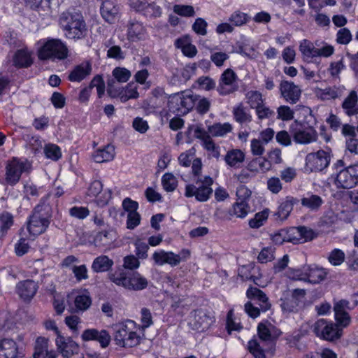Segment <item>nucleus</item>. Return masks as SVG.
<instances>
[{"label":"nucleus","instance_id":"obj_3","mask_svg":"<svg viewBox=\"0 0 358 358\" xmlns=\"http://www.w3.org/2000/svg\"><path fill=\"white\" fill-rule=\"evenodd\" d=\"M49 207L45 203H39L33 210L27 222L29 234L36 236L44 233L50 223Z\"/></svg>","mask_w":358,"mask_h":358},{"label":"nucleus","instance_id":"obj_51","mask_svg":"<svg viewBox=\"0 0 358 358\" xmlns=\"http://www.w3.org/2000/svg\"><path fill=\"white\" fill-rule=\"evenodd\" d=\"M281 234H282V236L284 235V238H286L287 242L293 243H300L298 227H291L287 229H282Z\"/></svg>","mask_w":358,"mask_h":358},{"label":"nucleus","instance_id":"obj_29","mask_svg":"<svg viewBox=\"0 0 358 358\" xmlns=\"http://www.w3.org/2000/svg\"><path fill=\"white\" fill-rule=\"evenodd\" d=\"M248 170L254 175L262 173H265L271 170V162L266 157H259L252 159L247 166Z\"/></svg>","mask_w":358,"mask_h":358},{"label":"nucleus","instance_id":"obj_20","mask_svg":"<svg viewBox=\"0 0 358 358\" xmlns=\"http://www.w3.org/2000/svg\"><path fill=\"white\" fill-rule=\"evenodd\" d=\"M38 289V283L32 280L20 281L16 285V292L24 301L31 300L36 294Z\"/></svg>","mask_w":358,"mask_h":358},{"label":"nucleus","instance_id":"obj_53","mask_svg":"<svg viewBox=\"0 0 358 358\" xmlns=\"http://www.w3.org/2000/svg\"><path fill=\"white\" fill-rule=\"evenodd\" d=\"M352 38V35L348 28H341L336 34V42L341 45L348 44Z\"/></svg>","mask_w":358,"mask_h":358},{"label":"nucleus","instance_id":"obj_18","mask_svg":"<svg viewBox=\"0 0 358 358\" xmlns=\"http://www.w3.org/2000/svg\"><path fill=\"white\" fill-rule=\"evenodd\" d=\"M24 356L21 348L11 338L0 340V358H20Z\"/></svg>","mask_w":358,"mask_h":358},{"label":"nucleus","instance_id":"obj_57","mask_svg":"<svg viewBox=\"0 0 358 358\" xmlns=\"http://www.w3.org/2000/svg\"><path fill=\"white\" fill-rule=\"evenodd\" d=\"M248 350L255 358H265L264 352L257 340H251L248 342Z\"/></svg>","mask_w":358,"mask_h":358},{"label":"nucleus","instance_id":"obj_9","mask_svg":"<svg viewBox=\"0 0 358 358\" xmlns=\"http://www.w3.org/2000/svg\"><path fill=\"white\" fill-rule=\"evenodd\" d=\"M332 322H327L326 320H318L314 324L313 331L317 336L329 341L339 339L343 333L342 328Z\"/></svg>","mask_w":358,"mask_h":358},{"label":"nucleus","instance_id":"obj_47","mask_svg":"<svg viewBox=\"0 0 358 358\" xmlns=\"http://www.w3.org/2000/svg\"><path fill=\"white\" fill-rule=\"evenodd\" d=\"M44 153L47 158L57 161L62 157L60 148L55 144H48L44 148Z\"/></svg>","mask_w":358,"mask_h":358},{"label":"nucleus","instance_id":"obj_33","mask_svg":"<svg viewBox=\"0 0 358 358\" xmlns=\"http://www.w3.org/2000/svg\"><path fill=\"white\" fill-rule=\"evenodd\" d=\"M358 96L355 91H351L342 103V108L348 116L358 114Z\"/></svg>","mask_w":358,"mask_h":358},{"label":"nucleus","instance_id":"obj_42","mask_svg":"<svg viewBox=\"0 0 358 358\" xmlns=\"http://www.w3.org/2000/svg\"><path fill=\"white\" fill-rule=\"evenodd\" d=\"M48 340L43 337H38L35 342L34 358H45L48 352Z\"/></svg>","mask_w":358,"mask_h":358},{"label":"nucleus","instance_id":"obj_58","mask_svg":"<svg viewBox=\"0 0 358 358\" xmlns=\"http://www.w3.org/2000/svg\"><path fill=\"white\" fill-rule=\"evenodd\" d=\"M278 119L289 121L294 118V111L287 106H280L277 109Z\"/></svg>","mask_w":358,"mask_h":358},{"label":"nucleus","instance_id":"obj_28","mask_svg":"<svg viewBox=\"0 0 358 358\" xmlns=\"http://www.w3.org/2000/svg\"><path fill=\"white\" fill-rule=\"evenodd\" d=\"M246 296L250 299L258 301L261 310L263 312H266L271 308L268 297L265 293L259 288L253 287H249L246 292Z\"/></svg>","mask_w":358,"mask_h":358},{"label":"nucleus","instance_id":"obj_14","mask_svg":"<svg viewBox=\"0 0 358 358\" xmlns=\"http://www.w3.org/2000/svg\"><path fill=\"white\" fill-rule=\"evenodd\" d=\"M58 352L63 358H71L80 351L79 345L71 337H65L59 334L55 340Z\"/></svg>","mask_w":358,"mask_h":358},{"label":"nucleus","instance_id":"obj_40","mask_svg":"<svg viewBox=\"0 0 358 358\" xmlns=\"http://www.w3.org/2000/svg\"><path fill=\"white\" fill-rule=\"evenodd\" d=\"M250 210V207L247 201H237L229 210V214L238 218H244L248 215Z\"/></svg>","mask_w":358,"mask_h":358},{"label":"nucleus","instance_id":"obj_31","mask_svg":"<svg viewBox=\"0 0 358 358\" xmlns=\"http://www.w3.org/2000/svg\"><path fill=\"white\" fill-rule=\"evenodd\" d=\"M297 203V199L292 196H287L280 203L275 215L281 220H286L292 211L294 205Z\"/></svg>","mask_w":358,"mask_h":358},{"label":"nucleus","instance_id":"obj_55","mask_svg":"<svg viewBox=\"0 0 358 358\" xmlns=\"http://www.w3.org/2000/svg\"><path fill=\"white\" fill-rule=\"evenodd\" d=\"M144 15L150 18H157L162 14V8L154 2H150L148 6L143 11Z\"/></svg>","mask_w":358,"mask_h":358},{"label":"nucleus","instance_id":"obj_1","mask_svg":"<svg viewBox=\"0 0 358 358\" xmlns=\"http://www.w3.org/2000/svg\"><path fill=\"white\" fill-rule=\"evenodd\" d=\"M59 22L68 38L80 40L87 36V25L81 13L63 12L59 17Z\"/></svg>","mask_w":358,"mask_h":358},{"label":"nucleus","instance_id":"obj_5","mask_svg":"<svg viewBox=\"0 0 358 358\" xmlns=\"http://www.w3.org/2000/svg\"><path fill=\"white\" fill-rule=\"evenodd\" d=\"M109 278L116 285L122 286L129 290H142L148 284L147 279L138 272L132 273H127L124 271L115 272L110 275Z\"/></svg>","mask_w":358,"mask_h":358},{"label":"nucleus","instance_id":"obj_46","mask_svg":"<svg viewBox=\"0 0 358 358\" xmlns=\"http://www.w3.org/2000/svg\"><path fill=\"white\" fill-rule=\"evenodd\" d=\"M162 184L166 192H173L178 186V180L173 174L166 173L162 178Z\"/></svg>","mask_w":358,"mask_h":358},{"label":"nucleus","instance_id":"obj_36","mask_svg":"<svg viewBox=\"0 0 358 358\" xmlns=\"http://www.w3.org/2000/svg\"><path fill=\"white\" fill-rule=\"evenodd\" d=\"M113 259L106 255L96 257L92 264V269L95 273H102L109 271L113 265Z\"/></svg>","mask_w":358,"mask_h":358},{"label":"nucleus","instance_id":"obj_15","mask_svg":"<svg viewBox=\"0 0 358 358\" xmlns=\"http://www.w3.org/2000/svg\"><path fill=\"white\" fill-rule=\"evenodd\" d=\"M351 309L350 302L345 299L339 300L334 303L335 320L342 328L347 327L351 322V317L348 313V310Z\"/></svg>","mask_w":358,"mask_h":358},{"label":"nucleus","instance_id":"obj_12","mask_svg":"<svg viewBox=\"0 0 358 358\" xmlns=\"http://www.w3.org/2000/svg\"><path fill=\"white\" fill-rule=\"evenodd\" d=\"M358 184V165L350 166L341 170L335 179L338 188L350 189Z\"/></svg>","mask_w":358,"mask_h":358},{"label":"nucleus","instance_id":"obj_50","mask_svg":"<svg viewBox=\"0 0 358 358\" xmlns=\"http://www.w3.org/2000/svg\"><path fill=\"white\" fill-rule=\"evenodd\" d=\"M197 97L198 99L196 100L194 106L196 107V110L198 113L204 115L209 111L211 102L208 98L201 97L199 95H197Z\"/></svg>","mask_w":358,"mask_h":358},{"label":"nucleus","instance_id":"obj_62","mask_svg":"<svg viewBox=\"0 0 358 358\" xmlns=\"http://www.w3.org/2000/svg\"><path fill=\"white\" fill-rule=\"evenodd\" d=\"M266 185L268 189L273 194H278L282 189V184L280 178L278 177H271L268 178Z\"/></svg>","mask_w":358,"mask_h":358},{"label":"nucleus","instance_id":"obj_52","mask_svg":"<svg viewBox=\"0 0 358 358\" xmlns=\"http://www.w3.org/2000/svg\"><path fill=\"white\" fill-rule=\"evenodd\" d=\"M275 248L272 246L264 248L259 252L257 259L259 262L265 264L274 259Z\"/></svg>","mask_w":358,"mask_h":358},{"label":"nucleus","instance_id":"obj_49","mask_svg":"<svg viewBox=\"0 0 358 358\" xmlns=\"http://www.w3.org/2000/svg\"><path fill=\"white\" fill-rule=\"evenodd\" d=\"M113 76L119 83H126L130 78L131 71L124 67H116L112 72Z\"/></svg>","mask_w":358,"mask_h":358},{"label":"nucleus","instance_id":"obj_13","mask_svg":"<svg viewBox=\"0 0 358 358\" xmlns=\"http://www.w3.org/2000/svg\"><path fill=\"white\" fill-rule=\"evenodd\" d=\"M303 289H295L291 294L287 293L284 298L280 299V307L284 312L292 313L298 310L299 305L303 302L306 296Z\"/></svg>","mask_w":358,"mask_h":358},{"label":"nucleus","instance_id":"obj_45","mask_svg":"<svg viewBox=\"0 0 358 358\" xmlns=\"http://www.w3.org/2000/svg\"><path fill=\"white\" fill-rule=\"evenodd\" d=\"M268 210L265 209L257 213L255 217L249 220V226L252 229H258L262 227L268 219Z\"/></svg>","mask_w":358,"mask_h":358},{"label":"nucleus","instance_id":"obj_21","mask_svg":"<svg viewBox=\"0 0 358 358\" xmlns=\"http://www.w3.org/2000/svg\"><path fill=\"white\" fill-rule=\"evenodd\" d=\"M259 338L262 341L273 342L282 334V331L271 323H259L257 327Z\"/></svg>","mask_w":358,"mask_h":358},{"label":"nucleus","instance_id":"obj_11","mask_svg":"<svg viewBox=\"0 0 358 358\" xmlns=\"http://www.w3.org/2000/svg\"><path fill=\"white\" fill-rule=\"evenodd\" d=\"M215 321V317L210 313L199 309L191 313L188 324L192 329L203 332L208 330Z\"/></svg>","mask_w":358,"mask_h":358},{"label":"nucleus","instance_id":"obj_43","mask_svg":"<svg viewBox=\"0 0 358 358\" xmlns=\"http://www.w3.org/2000/svg\"><path fill=\"white\" fill-rule=\"evenodd\" d=\"M13 62L19 67H28L32 64L30 55L24 50H19L16 52Z\"/></svg>","mask_w":358,"mask_h":358},{"label":"nucleus","instance_id":"obj_10","mask_svg":"<svg viewBox=\"0 0 358 358\" xmlns=\"http://www.w3.org/2000/svg\"><path fill=\"white\" fill-rule=\"evenodd\" d=\"M238 78L236 72L231 69H227L220 75L217 91L221 96H227L236 92L238 90Z\"/></svg>","mask_w":358,"mask_h":358},{"label":"nucleus","instance_id":"obj_22","mask_svg":"<svg viewBox=\"0 0 358 358\" xmlns=\"http://www.w3.org/2000/svg\"><path fill=\"white\" fill-rule=\"evenodd\" d=\"M292 133L296 143L308 144L316 141L317 138V131L311 127L296 129Z\"/></svg>","mask_w":358,"mask_h":358},{"label":"nucleus","instance_id":"obj_64","mask_svg":"<svg viewBox=\"0 0 358 358\" xmlns=\"http://www.w3.org/2000/svg\"><path fill=\"white\" fill-rule=\"evenodd\" d=\"M264 144L259 139L254 138L251 141V152L253 155L261 157L265 151Z\"/></svg>","mask_w":358,"mask_h":358},{"label":"nucleus","instance_id":"obj_39","mask_svg":"<svg viewBox=\"0 0 358 358\" xmlns=\"http://www.w3.org/2000/svg\"><path fill=\"white\" fill-rule=\"evenodd\" d=\"M233 129L232 125L229 122L215 123L208 127V131L213 136H224L231 132Z\"/></svg>","mask_w":358,"mask_h":358},{"label":"nucleus","instance_id":"obj_41","mask_svg":"<svg viewBox=\"0 0 358 358\" xmlns=\"http://www.w3.org/2000/svg\"><path fill=\"white\" fill-rule=\"evenodd\" d=\"M92 304V299L89 294H81L77 295L74 299V312H83L87 310Z\"/></svg>","mask_w":358,"mask_h":358},{"label":"nucleus","instance_id":"obj_48","mask_svg":"<svg viewBox=\"0 0 358 358\" xmlns=\"http://www.w3.org/2000/svg\"><path fill=\"white\" fill-rule=\"evenodd\" d=\"M249 19L246 13L237 10L230 15L229 21L233 26L240 27L245 24Z\"/></svg>","mask_w":358,"mask_h":358},{"label":"nucleus","instance_id":"obj_60","mask_svg":"<svg viewBox=\"0 0 358 358\" xmlns=\"http://www.w3.org/2000/svg\"><path fill=\"white\" fill-rule=\"evenodd\" d=\"M255 109L257 117L259 120L270 118L274 115V111L271 110L270 108L266 106L264 103Z\"/></svg>","mask_w":358,"mask_h":358},{"label":"nucleus","instance_id":"obj_35","mask_svg":"<svg viewBox=\"0 0 358 358\" xmlns=\"http://www.w3.org/2000/svg\"><path fill=\"white\" fill-rule=\"evenodd\" d=\"M232 114L235 121L241 124H246L252 122V115L241 103L233 108Z\"/></svg>","mask_w":358,"mask_h":358},{"label":"nucleus","instance_id":"obj_61","mask_svg":"<svg viewBox=\"0 0 358 358\" xmlns=\"http://www.w3.org/2000/svg\"><path fill=\"white\" fill-rule=\"evenodd\" d=\"M0 223L1 231L2 232L7 231L13 224V216L8 212L3 213L0 216Z\"/></svg>","mask_w":358,"mask_h":358},{"label":"nucleus","instance_id":"obj_56","mask_svg":"<svg viewBox=\"0 0 358 358\" xmlns=\"http://www.w3.org/2000/svg\"><path fill=\"white\" fill-rule=\"evenodd\" d=\"M173 10L175 13L182 17H193L195 15L193 6L189 5L176 4Z\"/></svg>","mask_w":358,"mask_h":358},{"label":"nucleus","instance_id":"obj_23","mask_svg":"<svg viewBox=\"0 0 358 358\" xmlns=\"http://www.w3.org/2000/svg\"><path fill=\"white\" fill-rule=\"evenodd\" d=\"M147 31L143 23L137 20H130L127 24V36L129 41L136 42L145 38Z\"/></svg>","mask_w":358,"mask_h":358},{"label":"nucleus","instance_id":"obj_16","mask_svg":"<svg viewBox=\"0 0 358 358\" xmlns=\"http://www.w3.org/2000/svg\"><path fill=\"white\" fill-rule=\"evenodd\" d=\"M27 164L13 159L6 166V181L10 185H15L20 180L22 173L26 171Z\"/></svg>","mask_w":358,"mask_h":358},{"label":"nucleus","instance_id":"obj_17","mask_svg":"<svg viewBox=\"0 0 358 358\" xmlns=\"http://www.w3.org/2000/svg\"><path fill=\"white\" fill-rule=\"evenodd\" d=\"M280 92L282 97L291 104H295L299 101L302 92L299 86L287 80L280 83Z\"/></svg>","mask_w":358,"mask_h":358},{"label":"nucleus","instance_id":"obj_24","mask_svg":"<svg viewBox=\"0 0 358 358\" xmlns=\"http://www.w3.org/2000/svg\"><path fill=\"white\" fill-rule=\"evenodd\" d=\"M245 159V153L241 149L229 150L224 157L226 164L232 169H238L242 167Z\"/></svg>","mask_w":358,"mask_h":358},{"label":"nucleus","instance_id":"obj_44","mask_svg":"<svg viewBox=\"0 0 358 358\" xmlns=\"http://www.w3.org/2000/svg\"><path fill=\"white\" fill-rule=\"evenodd\" d=\"M245 98L251 108H256L264 103L262 93L257 90L248 91L245 94Z\"/></svg>","mask_w":358,"mask_h":358},{"label":"nucleus","instance_id":"obj_7","mask_svg":"<svg viewBox=\"0 0 358 358\" xmlns=\"http://www.w3.org/2000/svg\"><path fill=\"white\" fill-rule=\"evenodd\" d=\"M197 99V95L191 91L180 92L169 96V107L178 115H185L194 107Z\"/></svg>","mask_w":358,"mask_h":358},{"label":"nucleus","instance_id":"obj_34","mask_svg":"<svg viewBox=\"0 0 358 358\" xmlns=\"http://www.w3.org/2000/svg\"><path fill=\"white\" fill-rule=\"evenodd\" d=\"M305 271L307 274V281L310 283H318L323 280L327 275L325 271L315 265H306Z\"/></svg>","mask_w":358,"mask_h":358},{"label":"nucleus","instance_id":"obj_54","mask_svg":"<svg viewBox=\"0 0 358 358\" xmlns=\"http://www.w3.org/2000/svg\"><path fill=\"white\" fill-rule=\"evenodd\" d=\"M345 253L340 249L333 250L329 255L328 260L334 266L341 265L345 260Z\"/></svg>","mask_w":358,"mask_h":358},{"label":"nucleus","instance_id":"obj_2","mask_svg":"<svg viewBox=\"0 0 358 358\" xmlns=\"http://www.w3.org/2000/svg\"><path fill=\"white\" fill-rule=\"evenodd\" d=\"M69 57V49L64 42L58 38H48L38 50L40 60L58 62Z\"/></svg>","mask_w":358,"mask_h":358},{"label":"nucleus","instance_id":"obj_25","mask_svg":"<svg viewBox=\"0 0 358 358\" xmlns=\"http://www.w3.org/2000/svg\"><path fill=\"white\" fill-rule=\"evenodd\" d=\"M343 86H329L324 89L316 88L315 90V96L322 101H330L340 98L344 90Z\"/></svg>","mask_w":358,"mask_h":358},{"label":"nucleus","instance_id":"obj_4","mask_svg":"<svg viewBox=\"0 0 358 358\" xmlns=\"http://www.w3.org/2000/svg\"><path fill=\"white\" fill-rule=\"evenodd\" d=\"M114 340L116 344L121 347L131 348L138 344L140 337L134 331L135 323L131 320H127L113 324Z\"/></svg>","mask_w":358,"mask_h":358},{"label":"nucleus","instance_id":"obj_6","mask_svg":"<svg viewBox=\"0 0 358 358\" xmlns=\"http://www.w3.org/2000/svg\"><path fill=\"white\" fill-rule=\"evenodd\" d=\"M196 185L188 184L185 188V196L191 198L194 196L199 202L207 201L213 194L211 187L213 180L210 176H205L203 179L198 178L195 181Z\"/></svg>","mask_w":358,"mask_h":358},{"label":"nucleus","instance_id":"obj_63","mask_svg":"<svg viewBox=\"0 0 358 358\" xmlns=\"http://www.w3.org/2000/svg\"><path fill=\"white\" fill-rule=\"evenodd\" d=\"M141 220V215L138 212L127 213V228L129 229H134L140 224Z\"/></svg>","mask_w":358,"mask_h":358},{"label":"nucleus","instance_id":"obj_30","mask_svg":"<svg viewBox=\"0 0 358 358\" xmlns=\"http://www.w3.org/2000/svg\"><path fill=\"white\" fill-rule=\"evenodd\" d=\"M92 71V66L89 62L82 63L76 66L69 75L71 82H80L88 76Z\"/></svg>","mask_w":358,"mask_h":358},{"label":"nucleus","instance_id":"obj_38","mask_svg":"<svg viewBox=\"0 0 358 358\" xmlns=\"http://www.w3.org/2000/svg\"><path fill=\"white\" fill-rule=\"evenodd\" d=\"M301 205L312 211L317 210L323 203L322 199L316 194H307L301 199Z\"/></svg>","mask_w":358,"mask_h":358},{"label":"nucleus","instance_id":"obj_26","mask_svg":"<svg viewBox=\"0 0 358 358\" xmlns=\"http://www.w3.org/2000/svg\"><path fill=\"white\" fill-rule=\"evenodd\" d=\"M155 264L162 266L168 264L171 266H176L179 264V260L176 254L173 252H166L163 250L155 251L152 257Z\"/></svg>","mask_w":358,"mask_h":358},{"label":"nucleus","instance_id":"obj_8","mask_svg":"<svg viewBox=\"0 0 358 358\" xmlns=\"http://www.w3.org/2000/svg\"><path fill=\"white\" fill-rule=\"evenodd\" d=\"M331 162V150H320L306 157L305 171L308 173L322 171Z\"/></svg>","mask_w":358,"mask_h":358},{"label":"nucleus","instance_id":"obj_32","mask_svg":"<svg viewBox=\"0 0 358 358\" xmlns=\"http://www.w3.org/2000/svg\"><path fill=\"white\" fill-rule=\"evenodd\" d=\"M115 155L114 146L107 145L96 150L93 154V159L96 163H103L113 160Z\"/></svg>","mask_w":358,"mask_h":358},{"label":"nucleus","instance_id":"obj_19","mask_svg":"<svg viewBox=\"0 0 358 358\" xmlns=\"http://www.w3.org/2000/svg\"><path fill=\"white\" fill-rule=\"evenodd\" d=\"M81 338L84 341H96L103 348L108 347L110 342V336L106 330L88 329L83 331Z\"/></svg>","mask_w":358,"mask_h":358},{"label":"nucleus","instance_id":"obj_27","mask_svg":"<svg viewBox=\"0 0 358 358\" xmlns=\"http://www.w3.org/2000/svg\"><path fill=\"white\" fill-rule=\"evenodd\" d=\"M116 238L115 231L113 229H108L98 232L94 238V243L98 248H109Z\"/></svg>","mask_w":358,"mask_h":358},{"label":"nucleus","instance_id":"obj_59","mask_svg":"<svg viewBox=\"0 0 358 358\" xmlns=\"http://www.w3.org/2000/svg\"><path fill=\"white\" fill-rule=\"evenodd\" d=\"M199 87L202 90L210 91L216 87L215 80L208 76H201L196 81Z\"/></svg>","mask_w":358,"mask_h":358},{"label":"nucleus","instance_id":"obj_37","mask_svg":"<svg viewBox=\"0 0 358 358\" xmlns=\"http://www.w3.org/2000/svg\"><path fill=\"white\" fill-rule=\"evenodd\" d=\"M299 51L305 61H310L314 57H317L318 54L317 48L310 41L307 39H303L300 42Z\"/></svg>","mask_w":358,"mask_h":358}]
</instances>
